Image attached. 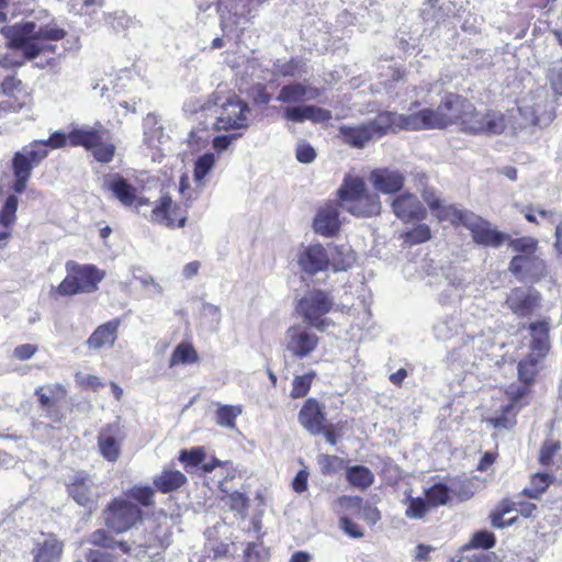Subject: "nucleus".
<instances>
[{
    "label": "nucleus",
    "mask_w": 562,
    "mask_h": 562,
    "mask_svg": "<svg viewBox=\"0 0 562 562\" xmlns=\"http://www.w3.org/2000/svg\"><path fill=\"white\" fill-rule=\"evenodd\" d=\"M334 272L347 271L356 262L355 251L348 245H337L328 249Z\"/></svg>",
    "instance_id": "obj_32"
},
{
    "label": "nucleus",
    "mask_w": 562,
    "mask_h": 562,
    "mask_svg": "<svg viewBox=\"0 0 562 562\" xmlns=\"http://www.w3.org/2000/svg\"><path fill=\"white\" fill-rule=\"evenodd\" d=\"M67 276L57 288L52 289L61 296L79 293H92L103 280L104 272L93 265H79L75 261L66 262Z\"/></svg>",
    "instance_id": "obj_5"
},
{
    "label": "nucleus",
    "mask_w": 562,
    "mask_h": 562,
    "mask_svg": "<svg viewBox=\"0 0 562 562\" xmlns=\"http://www.w3.org/2000/svg\"><path fill=\"white\" fill-rule=\"evenodd\" d=\"M509 247L519 255H533L538 250V241L533 237H520L510 240Z\"/></svg>",
    "instance_id": "obj_48"
},
{
    "label": "nucleus",
    "mask_w": 562,
    "mask_h": 562,
    "mask_svg": "<svg viewBox=\"0 0 562 562\" xmlns=\"http://www.w3.org/2000/svg\"><path fill=\"white\" fill-rule=\"evenodd\" d=\"M508 269L522 282H537L547 273L546 262L537 252L513 257Z\"/></svg>",
    "instance_id": "obj_12"
},
{
    "label": "nucleus",
    "mask_w": 562,
    "mask_h": 562,
    "mask_svg": "<svg viewBox=\"0 0 562 562\" xmlns=\"http://www.w3.org/2000/svg\"><path fill=\"white\" fill-rule=\"evenodd\" d=\"M362 498L360 496H348L344 495L336 498L333 504V510L342 516H347V514L357 515L361 512Z\"/></svg>",
    "instance_id": "obj_35"
},
{
    "label": "nucleus",
    "mask_w": 562,
    "mask_h": 562,
    "mask_svg": "<svg viewBox=\"0 0 562 562\" xmlns=\"http://www.w3.org/2000/svg\"><path fill=\"white\" fill-rule=\"evenodd\" d=\"M241 412L239 405H218L215 413L216 423L222 427L234 429L236 427L235 420Z\"/></svg>",
    "instance_id": "obj_37"
},
{
    "label": "nucleus",
    "mask_w": 562,
    "mask_h": 562,
    "mask_svg": "<svg viewBox=\"0 0 562 562\" xmlns=\"http://www.w3.org/2000/svg\"><path fill=\"white\" fill-rule=\"evenodd\" d=\"M215 164V156L212 153H205L200 156L194 164V179L202 181L205 176L212 170Z\"/></svg>",
    "instance_id": "obj_46"
},
{
    "label": "nucleus",
    "mask_w": 562,
    "mask_h": 562,
    "mask_svg": "<svg viewBox=\"0 0 562 562\" xmlns=\"http://www.w3.org/2000/svg\"><path fill=\"white\" fill-rule=\"evenodd\" d=\"M317 95V89H308L300 82H294L283 86L277 95V100L282 103H296L303 99L313 100Z\"/></svg>",
    "instance_id": "obj_29"
},
{
    "label": "nucleus",
    "mask_w": 562,
    "mask_h": 562,
    "mask_svg": "<svg viewBox=\"0 0 562 562\" xmlns=\"http://www.w3.org/2000/svg\"><path fill=\"white\" fill-rule=\"evenodd\" d=\"M2 35L8 40L11 48L21 49L23 55L32 60L44 49L36 41L35 23L26 22L1 29Z\"/></svg>",
    "instance_id": "obj_9"
},
{
    "label": "nucleus",
    "mask_w": 562,
    "mask_h": 562,
    "mask_svg": "<svg viewBox=\"0 0 562 562\" xmlns=\"http://www.w3.org/2000/svg\"><path fill=\"white\" fill-rule=\"evenodd\" d=\"M232 510H235L241 515H245L248 508V497L239 492H234L227 496Z\"/></svg>",
    "instance_id": "obj_58"
},
{
    "label": "nucleus",
    "mask_w": 562,
    "mask_h": 562,
    "mask_svg": "<svg viewBox=\"0 0 562 562\" xmlns=\"http://www.w3.org/2000/svg\"><path fill=\"white\" fill-rule=\"evenodd\" d=\"M187 482L186 475L171 469H165L160 474L156 475L153 484L157 491L167 494L180 488Z\"/></svg>",
    "instance_id": "obj_30"
},
{
    "label": "nucleus",
    "mask_w": 562,
    "mask_h": 562,
    "mask_svg": "<svg viewBox=\"0 0 562 562\" xmlns=\"http://www.w3.org/2000/svg\"><path fill=\"white\" fill-rule=\"evenodd\" d=\"M561 449V443L554 440H547L540 449L539 461L542 465L553 464L554 454Z\"/></svg>",
    "instance_id": "obj_54"
},
{
    "label": "nucleus",
    "mask_w": 562,
    "mask_h": 562,
    "mask_svg": "<svg viewBox=\"0 0 562 562\" xmlns=\"http://www.w3.org/2000/svg\"><path fill=\"white\" fill-rule=\"evenodd\" d=\"M33 166L32 161L20 150L13 157V175L31 177Z\"/></svg>",
    "instance_id": "obj_53"
},
{
    "label": "nucleus",
    "mask_w": 562,
    "mask_h": 562,
    "mask_svg": "<svg viewBox=\"0 0 562 562\" xmlns=\"http://www.w3.org/2000/svg\"><path fill=\"white\" fill-rule=\"evenodd\" d=\"M404 120V114L383 111L368 122L352 126L341 125L338 132L345 144L363 148L370 140L381 138L390 131L405 130Z\"/></svg>",
    "instance_id": "obj_3"
},
{
    "label": "nucleus",
    "mask_w": 562,
    "mask_h": 562,
    "mask_svg": "<svg viewBox=\"0 0 562 562\" xmlns=\"http://www.w3.org/2000/svg\"><path fill=\"white\" fill-rule=\"evenodd\" d=\"M369 181L374 189L384 194L398 192L405 182L404 175L395 169L378 168L371 171Z\"/></svg>",
    "instance_id": "obj_19"
},
{
    "label": "nucleus",
    "mask_w": 562,
    "mask_h": 562,
    "mask_svg": "<svg viewBox=\"0 0 562 562\" xmlns=\"http://www.w3.org/2000/svg\"><path fill=\"white\" fill-rule=\"evenodd\" d=\"M445 282L449 286L450 295L460 297L463 280L458 277L454 268H449L448 272L445 273Z\"/></svg>",
    "instance_id": "obj_57"
},
{
    "label": "nucleus",
    "mask_w": 562,
    "mask_h": 562,
    "mask_svg": "<svg viewBox=\"0 0 562 562\" xmlns=\"http://www.w3.org/2000/svg\"><path fill=\"white\" fill-rule=\"evenodd\" d=\"M315 376H316V372L314 370H311V371L306 372L305 374L294 376L290 396L292 398L304 397L308 393L312 382L315 379Z\"/></svg>",
    "instance_id": "obj_40"
},
{
    "label": "nucleus",
    "mask_w": 562,
    "mask_h": 562,
    "mask_svg": "<svg viewBox=\"0 0 562 562\" xmlns=\"http://www.w3.org/2000/svg\"><path fill=\"white\" fill-rule=\"evenodd\" d=\"M124 439L125 432L119 423L104 426L98 435V447L101 456L109 462L117 461Z\"/></svg>",
    "instance_id": "obj_16"
},
{
    "label": "nucleus",
    "mask_w": 562,
    "mask_h": 562,
    "mask_svg": "<svg viewBox=\"0 0 562 562\" xmlns=\"http://www.w3.org/2000/svg\"><path fill=\"white\" fill-rule=\"evenodd\" d=\"M339 526L348 536L352 538L363 537L361 528L347 516L340 517Z\"/></svg>",
    "instance_id": "obj_64"
},
{
    "label": "nucleus",
    "mask_w": 562,
    "mask_h": 562,
    "mask_svg": "<svg viewBox=\"0 0 562 562\" xmlns=\"http://www.w3.org/2000/svg\"><path fill=\"white\" fill-rule=\"evenodd\" d=\"M346 479L351 486L364 491L372 485L374 474L364 465H352L347 469Z\"/></svg>",
    "instance_id": "obj_33"
},
{
    "label": "nucleus",
    "mask_w": 562,
    "mask_h": 562,
    "mask_svg": "<svg viewBox=\"0 0 562 562\" xmlns=\"http://www.w3.org/2000/svg\"><path fill=\"white\" fill-rule=\"evenodd\" d=\"M392 209L396 217L403 222L420 221L427 214L423 204L411 193L397 196L392 203Z\"/></svg>",
    "instance_id": "obj_20"
},
{
    "label": "nucleus",
    "mask_w": 562,
    "mask_h": 562,
    "mask_svg": "<svg viewBox=\"0 0 562 562\" xmlns=\"http://www.w3.org/2000/svg\"><path fill=\"white\" fill-rule=\"evenodd\" d=\"M268 555L267 550L258 543L250 542L245 549L246 562H260Z\"/></svg>",
    "instance_id": "obj_60"
},
{
    "label": "nucleus",
    "mask_w": 562,
    "mask_h": 562,
    "mask_svg": "<svg viewBox=\"0 0 562 562\" xmlns=\"http://www.w3.org/2000/svg\"><path fill=\"white\" fill-rule=\"evenodd\" d=\"M283 117L294 123H304L305 121L324 123L329 121L333 116L329 110L307 104L285 108L283 111Z\"/></svg>",
    "instance_id": "obj_21"
},
{
    "label": "nucleus",
    "mask_w": 562,
    "mask_h": 562,
    "mask_svg": "<svg viewBox=\"0 0 562 562\" xmlns=\"http://www.w3.org/2000/svg\"><path fill=\"white\" fill-rule=\"evenodd\" d=\"M451 494L460 501H468L474 495V491L469 482L453 483L450 487Z\"/></svg>",
    "instance_id": "obj_62"
},
{
    "label": "nucleus",
    "mask_w": 562,
    "mask_h": 562,
    "mask_svg": "<svg viewBox=\"0 0 562 562\" xmlns=\"http://www.w3.org/2000/svg\"><path fill=\"white\" fill-rule=\"evenodd\" d=\"M154 493V488L148 485H136L130 490L128 495L143 506H150L153 504Z\"/></svg>",
    "instance_id": "obj_52"
},
{
    "label": "nucleus",
    "mask_w": 562,
    "mask_h": 562,
    "mask_svg": "<svg viewBox=\"0 0 562 562\" xmlns=\"http://www.w3.org/2000/svg\"><path fill=\"white\" fill-rule=\"evenodd\" d=\"M317 464L323 474H331L342 468L344 460L337 456L319 454L317 457Z\"/></svg>",
    "instance_id": "obj_49"
},
{
    "label": "nucleus",
    "mask_w": 562,
    "mask_h": 562,
    "mask_svg": "<svg viewBox=\"0 0 562 562\" xmlns=\"http://www.w3.org/2000/svg\"><path fill=\"white\" fill-rule=\"evenodd\" d=\"M546 86L557 100L562 97V57L543 64Z\"/></svg>",
    "instance_id": "obj_28"
},
{
    "label": "nucleus",
    "mask_w": 562,
    "mask_h": 562,
    "mask_svg": "<svg viewBox=\"0 0 562 562\" xmlns=\"http://www.w3.org/2000/svg\"><path fill=\"white\" fill-rule=\"evenodd\" d=\"M404 128L407 131L446 128L459 125L470 134H501L505 127V116L497 111L477 112L467 98L448 93L436 110L423 109L412 114H404Z\"/></svg>",
    "instance_id": "obj_1"
},
{
    "label": "nucleus",
    "mask_w": 562,
    "mask_h": 562,
    "mask_svg": "<svg viewBox=\"0 0 562 562\" xmlns=\"http://www.w3.org/2000/svg\"><path fill=\"white\" fill-rule=\"evenodd\" d=\"M529 330L531 335V353L536 355L538 358H543L550 347L549 342V324L547 322H536L529 325Z\"/></svg>",
    "instance_id": "obj_27"
},
{
    "label": "nucleus",
    "mask_w": 562,
    "mask_h": 562,
    "mask_svg": "<svg viewBox=\"0 0 562 562\" xmlns=\"http://www.w3.org/2000/svg\"><path fill=\"white\" fill-rule=\"evenodd\" d=\"M199 359L196 351L190 344L182 342L176 347L173 350L171 358L169 360V366L175 367L177 364H189L194 363Z\"/></svg>",
    "instance_id": "obj_38"
},
{
    "label": "nucleus",
    "mask_w": 562,
    "mask_h": 562,
    "mask_svg": "<svg viewBox=\"0 0 562 562\" xmlns=\"http://www.w3.org/2000/svg\"><path fill=\"white\" fill-rule=\"evenodd\" d=\"M70 497L80 506L92 510L97 507L99 487L85 472H77L67 485Z\"/></svg>",
    "instance_id": "obj_13"
},
{
    "label": "nucleus",
    "mask_w": 562,
    "mask_h": 562,
    "mask_svg": "<svg viewBox=\"0 0 562 562\" xmlns=\"http://www.w3.org/2000/svg\"><path fill=\"white\" fill-rule=\"evenodd\" d=\"M528 384H525V385H520V386H512L509 389V391L507 392L509 398H510V403L508 404L510 407H513L514 409H519L521 408L522 406H525L527 404L525 400V396L527 395V392H528Z\"/></svg>",
    "instance_id": "obj_55"
},
{
    "label": "nucleus",
    "mask_w": 562,
    "mask_h": 562,
    "mask_svg": "<svg viewBox=\"0 0 562 562\" xmlns=\"http://www.w3.org/2000/svg\"><path fill=\"white\" fill-rule=\"evenodd\" d=\"M104 188L110 191L112 196L120 201L122 205L132 206L135 204L137 213H142V207L149 204L148 200L138 199L137 189L119 173L108 177L104 180Z\"/></svg>",
    "instance_id": "obj_14"
},
{
    "label": "nucleus",
    "mask_w": 562,
    "mask_h": 562,
    "mask_svg": "<svg viewBox=\"0 0 562 562\" xmlns=\"http://www.w3.org/2000/svg\"><path fill=\"white\" fill-rule=\"evenodd\" d=\"M460 327L459 318L445 316L434 325V334L438 340H449L458 334Z\"/></svg>",
    "instance_id": "obj_36"
},
{
    "label": "nucleus",
    "mask_w": 562,
    "mask_h": 562,
    "mask_svg": "<svg viewBox=\"0 0 562 562\" xmlns=\"http://www.w3.org/2000/svg\"><path fill=\"white\" fill-rule=\"evenodd\" d=\"M552 482L553 475L549 473H536L531 479L530 487L525 488L524 492L531 498H538Z\"/></svg>",
    "instance_id": "obj_43"
},
{
    "label": "nucleus",
    "mask_w": 562,
    "mask_h": 562,
    "mask_svg": "<svg viewBox=\"0 0 562 562\" xmlns=\"http://www.w3.org/2000/svg\"><path fill=\"white\" fill-rule=\"evenodd\" d=\"M297 265L308 276L326 271L330 266L329 251L322 244H311L297 255Z\"/></svg>",
    "instance_id": "obj_15"
},
{
    "label": "nucleus",
    "mask_w": 562,
    "mask_h": 562,
    "mask_svg": "<svg viewBox=\"0 0 562 562\" xmlns=\"http://www.w3.org/2000/svg\"><path fill=\"white\" fill-rule=\"evenodd\" d=\"M338 196L340 207L358 217H368L380 213L379 196L366 191V183L360 177H345L338 189Z\"/></svg>",
    "instance_id": "obj_4"
},
{
    "label": "nucleus",
    "mask_w": 562,
    "mask_h": 562,
    "mask_svg": "<svg viewBox=\"0 0 562 562\" xmlns=\"http://www.w3.org/2000/svg\"><path fill=\"white\" fill-rule=\"evenodd\" d=\"M443 4H439V0H428L424 3L422 9V16L426 22L439 23L445 20L446 13L443 11Z\"/></svg>",
    "instance_id": "obj_45"
},
{
    "label": "nucleus",
    "mask_w": 562,
    "mask_h": 562,
    "mask_svg": "<svg viewBox=\"0 0 562 562\" xmlns=\"http://www.w3.org/2000/svg\"><path fill=\"white\" fill-rule=\"evenodd\" d=\"M515 409L510 407L509 405H506V407L503 409L502 414L495 417H492L488 419V423L494 428H504V429H510L516 420H515Z\"/></svg>",
    "instance_id": "obj_50"
},
{
    "label": "nucleus",
    "mask_w": 562,
    "mask_h": 562,
    "mask_svg": "<svg viewBox=\"0 0 562 562\" xmlns=\"http://www.w3.org/2000/svg\"><path fill=\"white\" fill-rule=\"evenodd\" d=\"M300 425L311 435H319L324 431L325 413L324 407L315 400L305 401L297 416Z\"/></svg>",
    "instance_id": "obj_18"
},
{
    "label": "nucleus",
    "mask_w": 562,
    "mask_h": 562,
    "mask_svg": "<svg viewBox=\"0 0 562 562\" xmlns=\"http://www.w3.org/2000/svg\"><path fill=\"white\" fill-rule=\"evenodd\" d=\"M295 157L302 164H311L316 158V151L305 140H299L295 149Z\"/></svg>",
    "instance_id": "obj_56"
},
{
    "label": "nucleus",
    "mask_w": 562,
    "mask_h": 562,
    "mask_svg": "<svg viewBox=\"0 0 562 562\" xmlns=\"http://www.w3.org/2000/svg\"><path fill=\"white\" fill-rule=\"evenodd\" d=\"M426 499L431 507L446 505L450 498V487L446 484L438 483L426 490Z\"/></svg>",
    "instance_id": "obj_39"
},
{
    "label": "nucleus",
    "mask_w": 562,
    "mask_h": 562,
    "mask_svg": "<svg viewBox=\"0 0 562 562\" xmlns=\"http://www.w3.org/2000/svg\"><path fill=\"white\" fill-rule=\"evenodd\" d=\"M422 198L440 222L447 221L453 225L462 224L472 233L475 243L498 247L505 241L506 236L492 228L490 223L473 212L459 209L454 204H446L434 190H423Z\"/></svg>",
    "instance_id": "obj_2"
},
{
    "label": "nucleus",
    "mask_w": 562,
    "mask_h": 562,
    "mask_svg": "<svg viewBox=\"0 0 562 562\" xmlns=\"http://www.w3.org/2000/svg\"><path fill=\"white\" fill-rule=\"evenodd\" d=\"M250 108L240 99H228L220 109L215 111L216 116L213 122L215 131H229L247 128L249 126L247 113Z\"/></svg>",
    "instance_id": "obj_10"
},
{
    "label": "nucleus",
    "mask_w": 562,
    "mask_h": 562,
    "mask_svg": "<svg viewBox=\"0 0 562 562\" xmlns=\"http://www.w3.org/2000/svg\"><path fill=\"white\" fill-rule=\"evenodd\" d=\"M474 342V338H471L449 353L448 359L453 367H459L463 371L469 372L476 366L477 356L473 352Z\"/></svg>",
    "instance_id": "obj_26"
},
{
    "label": "nucleus",
    "mask_w": 562,
    "mask_h": 562,
    "mask_svg": "<svg viewBox=\"0 0 562 562\" xmlns=\"http://www.w3.org/2000/svg\"><path fill=\"white\" fill-rule=\"evenodd\" d=\"M18 205V196L10 194L0 210V225L5 228L4 231L0 232V243H5L11 237L10 228L16 221Z\"/></svg>",
    "instance_id": "obj_31"
},
{
    "label": "nucleus",
    "mask_w": 562,
    "mask_h": 562,
    "mask_svg": "<svg viewBox=\"0 0 562 562\" xmlns=\"http://www.w3.org/2000/svg\"><path fill=\"white\" fill-rule=\"evenodd\" d=\"M339 213L335 204H326L314 218V229L323 236H333L339 229Z\"/></svg>",
    "instance_id": "obj_24"
},
{
    "label": "nucleus",
    "mask_w": 562,
    "mask_h": 562,
    "mask_svg": "<svg viewBox=\"0 0 562 562\" xmlns=\"http://www.w3.org/2000/svg\"><path fill=\"white\" fill-rule=\"evenodd\" d=\"M471 543L475 548L490 549L495 544V538L492 532L479 531L473 536Z\"/></svg>",
    "instance_id": "obj_61"
},
{
    "label": "nucleus",
    "mask_w": 562,
    "mask_h": 562,
    "mask_svg": "<svg viewBox=\"0 0 562 562\" xmlns=\"http://www.w3.org/2000/svg\"><path fill=\"white\" fill-rule=\"evenodd\" d=\"M66 35V32L63 29L55 27V26H43L38 30L35 29V36L37 40H50V41H58L64 38Z\"/></svg>",
    "instance_id": "obj_59"
},
{
    "label": "nucleus",
    "mask_w": 562,
    "mask_h": 562,
    "mask_svg": "<svg viewBox=\"0 0 562 562\" xmlns=\"http://www.w3.org/2000/svg\"><path fill=\"white\" fill-rule=\"evenodd\" d=\"M334 306V299L322 290H312L299 301L297 313L304 322L319 331H325L333 323L325 317Z\"/></svg>",
    "instance_id": "obj_6"
},
{
    "label": "nucleus",
    "mask_w": 562,
    "mask_h": 562,
    "mask_svg": "<svg viewBox=\"0 0 562 562\" xmlns=\"http://www.w3.org/2000/svg\"><path fill=\"white\" fill-rule=\"evenodd\" d=\"M172 200L168 195L161 196L154 205L148 216L153 223L165 224L169 227L173 226V220L169 215Z\"/></svg>",
    "instance_id": "obj_34"
},
{
    "label": "nucleus",
    "mask_w": 562,
    "mask_h": 562,
    "mask_svg": "<svg viewBox=\"0 0 562 562\" xmlns=\"http://www.w3.org/2000/svg\"><path fill=\"white\" fill-rule=\"evenodd\" d=\"M204 458L205 453L202 448H193L191 450H182L179 456V461L182 462L186 468H194L201 464Z\"/></svg>",
    "instance_id": "obj_51"
},
{
    "label": "nucleus",
    "mask_w": 562,
    "mask_h": 562,
    "mask_svg": "<svg viewBox=\"0 0 562 562\" xmlns=\"http://www.w3.org/2000/svg\"><path fill=\"white\" fill-rule=\"evenodd\" d=\"M540 294L531 288H515L506 299L508 308L519 317H526L539 306Z\"/></svg>",
    "instance_id": "obj_17"
},
{
    "label": "nucleus",
    "mask_w": 562,
    "mask_h": 562,
    "mask_svg": "<svg viewBox=\"0 0 562 562\" xmlns=\"http://www.w3.org/2000/svg\"><path fill=\"white\" fill-rule=\"evenodd\" d=\"M406 517L411 519H422L426 516L429 509V504L426 498L407 496L406 501Z\"/></svg>",
    "instance_id": "obj_42"
},
{
    "label": "nucleus",
    "mask_w": 562,
    "mask_h": 562,
    "mask_svg": "<svg viewBox=\"0 0 562 562\" xmlns=\"http://www.w3.org/2000/svg\"><path fill=\"white\" fill-rule=\"evenodd\" d=\"M90 542L94 546L103 548H113L115 540L111 538L104 530L98 529L91 533Z\"/></svg>",
    "instance_id": "obj_63"
},
{
    "label": "nucleus",
    "mask_w": 562,
    "mask_h": 562,
    "mask_svg": "<svg viewBox=\"0 0 562 562\" xmlns=\"http://www.w3.org/2000/svg\"><path fill=\"white\" fill-rule=\"evenodd\" d=\"M120 325V318H114L98 326L88 338L87 346L93 350H99L104 347H112L117 339V330Z\"/></svg>",
    "instance_id": "obj_23"
},
{
    "label": "nucleus",
    "mask_w": 562,
    "mask_h": 562,
    "mask_svg": "<svg viewBox=\"0 0 562 562\" xmlns=\"http://www.w3.org/2000/svg\"><path fill=\"white\" fill-rule=\"evenodd\" d=\"M108 130L98 123L93 127H82L69 133V143L72 146H83L92 150L93 157L101 162H110L113 159L115 147L104 143Z\"/></svg>",
    "instance_id": "obj_7"
},
{
    "label": "nucleus",
    "mask_w": 562,
    "mask_h": 562,
    "mask_svg": "<svg viewBox=\"0 0 562 562\" xmlns=\"http://www.w3.org/2000/svg\"><path fill=\"white\" fill-rule=\"evenodd\" d=\"M66 391L60 384H56L53 386H38L35 390V394L38 396V401L43 409H45L46 415L53 419V422H60L61 416L56 409L54 398L57 396L65 395Z\"/></svg>",
    "instance_id": "obj_25"
},
{
    "label": "nucleus",
    "mask_w": 562,
    "mask_h": 562,
    "mask_svg": "<svg viewBox=\"0 0 562 562\" xmlns=\"http://www.w3.org/2000/svg\"><path fill=\"white\" fill-rule=\"evenodd\" d=\"M142 518L140 508L123 498L113 501L104 510L105 525L117 533L136 527Z\"/></svg>",
    "instance_id": "obj_8"
},
{
    "label": "nucleus",
    "mask_w": 562,
    "mask_h": 562,
    "mask_svg": "<svg viewBox=\"0 0 562 562\" xmlns=\"http://www.w3.org/2000/svg\"><path fill=\"white\" fill-rule=\"evenodd\" d=\"M540 359L541 358L531 353L518 363L519 380L525 384H529L533 381V378L538 372V363Z\"/></svg>",
    "instance_id": "obj_41"
},
{
    "label": "nucleus",
    "mask_w": 562,
    "mask_h": 562,
    "mask_svg": "<svg viewBox=\"0 0 562 562\" xmlns=\"http://www.w3.org/2000/svg\"><path fill=\"white\" fill-rule=\"evenodd\" d=\"M64 544L55 535H42L34 544L32 553L34 562H58Z\"/></svg>",
    "instance_id": "obj_22"
},
{
    "label": "nucleus",
    "mask_w": 562,
    "mask_h": 562,
    "mask_svg": "<svg viewBox=\"0 0 562 562\" xmlns=\"http://www.w3.org/2000/svg\"><path fill=\"white\" fill-rule=\"evenodd\" d=\"M21 151L32 161L33 166H37L48 155V150L42 140L33 142L31 145L23 147Z\"/></svg>",
    "instance_id": "obj_47"
},
{
    "label": "nucleus",
    "mask_w": 562,
    "mask_h": 562,
    "mask_svg": "<svg viewBox=\"0 0 562 562\" xmlns=\"http://www.w3.org/2000/svg\"><path fill=\"white\" fill-rule=\"evenodd\" d=\"M318 336L302 325L291 326L284 334V348L293 358L308 357L318 347Z\"/></svg>",
    "instance_id": "obj_11"
},
{
    "label": "nucleus",
    "mask_w": 562,
    "mask_h": 562,
    "mask_svg": "<svg viewBox=\"0 0 562 562\" xmlns=\"http://www.w3.org/2000/svg\"><path fill=\"white\" fill-rule=\"evenodd\" d=\"M431 232L428 225L418 224L413 229L408 231L403 235L404 244L408 246L423 244L429 240Z\"/></svg>",
    "instance_id": "obj_44"
}]
</instances>
